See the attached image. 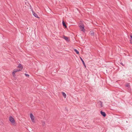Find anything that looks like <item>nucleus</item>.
<instances>
[{
  "label": "nucleus",
  "mask_w": 132,
  "mask_h": 132,
  "mask_svg": "<svg viewBox=\"0 0 132 132\" xmlns=\"http://www.w3.org/2000/svg\"><path fill=\"white\" fill-rule=\"evenodd\" d=\"M9 120L11 122L12 124L14 123L15 122V120L14 119L12 116L10 117Z\"/></svg>",
  "instance_id": "obj_1"
},
{
  "label": "nucleus",
  "mask_w": 132,
  "mask_h": 132,
  "mask_svg": "<svg viewBox=\"0 0 132 132\" xmlns=\"http://www.w3.org/2000/svg\"><path fill=\"white\" fill-rule=\"evenodd\" d=\"M80 29H81V31L84 32L85 31V29H84V26L83 24L80 25L79 26Z\"/></svg>",
  "instance_id": "obj_2"
},
{
  "label": "nucleus",
  "mask_w": 132,
  "mask_h": 132,
  "mask_svg": "<svg viewBox=\"0 0 132 132\" xmlns=\"http://www.w3.org/2000/svg\"><path fill=\"white\" fill-rule=\"evenodd\" d=\"M30 117L31 119V120L33 122H35L34 120V117L32 113L30 114Z\"/></svg>",
  "instance_id": "obj_3"
},
{
  "label": "nucleus",
  "mask_w": 132,
  "mask_h": 132,
  "mask_svg": "<svg viewBox=\"0 0 132 132\" xmlns=\"http://www.w3.org/2000/svg\"><path fill=\"white\" fill-rule=\"evenodd\" d=\"M97 103L98 104H100V105L101 107H103V105L102 104L103 102L100 100H97Z\"/></svg>",
  "instance_id": "obj_4"
},
{
  "label": "nucleus",
  "mask_w": 132,
  "mask_h": 132,
  "mask_svg": "<svg viewBox=\"0 0 132 132\" xmlns=\"http://www.w3.org/2000/svg\"><path fill=\"white\" fill-rule=\"evenodd\" d=\"M100 113L103 117H105L106 116V114L104 112H103L102 110L100 111Z\"/></svg>",
  "instance_id": "obj_5"
},
{
  "label": "nucleus",
  "mask_w": 132,
  "mask_h": 132,
  "mask_svg": "<svg viewBox=\"0 0 132 132\" xmlns=\"http://www.w3.org/2000/svg\"><path fill=\"white\" fill-rule=\"evenodd\" d=\"M32 12L33 15L36 17L39 18V17H38L37 14L33 10H32Z\"/></svg>",
  "instance_id": "obj_6"
},
{
  "label": "nucleus",
  "mask_w": 132,
  "mask_h": 132,
  "mask_svg": "<svg viewBox=\"0 0 132 132\" xmlns=\"http://www.w3.org/2000/svg\"><path fill=\"white\" fill-rule=\"evenodd\" d=\"M18 67L20 68V69H18L19 70H20V71H21L23 68V66L21 64H20Z\"/></svg>",
  "instance_id": "obj_7"
},
{
  "label": "nucleus",
  "mask_w": 132,
  "mask_h": 132,
  "mask_svg": "<svg viewBox=\"0 0 132 132\" xmlns=\"http://www.w3.org/2000/svg\"><path fill=\"white\" fill-rule=\"evenodd\" d=\"M62 23L63 26L65 28H67V26L65 24V22L63 20L62 22Z\"/></svg>",
  "instance_id": "obj_8"
},
{
  "label": "nucleus",
  "mask_w": 132,
  "mask_h": 132,
  "mask_svg": "<svg viewBox=\"0 0 132 132\" xmlns=\"http://www.w3.org/2000/svg\"><path fill=\"white\" fill-rule=\"evenodd\" d=\"M20 71V70H19L17 69H15L14 70L13 72V73H15L16 72Z\"/></svg>",
  "instance_id": "obj_9"
},
{
  "label": "nucleus",
  "mask_w": 132,
  "mask_h": 132,
  "mask_svg": "<svg viewBox=\"0 0 132 132\" xmlns=\"http://www.w3.org/2000/svg\"><path fill=\"white\" fill-rule=\"evenodd\" d=\"M80 59L81 61L82 62V63L83 64L84 66L85 67V68H86V65L85 64V62L84 61V60H83L82 59L81 57H80Z\"/></svg>",
  "instance_id": "obj_10"
},
{
  "label": "nucleus",
  "mask_w": 132,
  "mask_h": 132,
  "mask_svg": "<svg viewBox=\"0 0 132 132\" xmlns=\"http://www.w3.org/2000/svg\"><path fill=\"white\" fill-rule=\"evenodd\" d=\"M125 86L129 88L130 87V84L129 83H126Z\"/></svg>",
  "instance_id": "obj_11"
},
{
  "label": "nucleus",
  "mask_w": 132,
  "mask_h": 132,
  "mask_svg": "<svg viewBox=\"0 0 132 132\" xmlns=\"http://www.w3.org/2000/svg\"><path fill=\"white\" fill-rule=\"evenodd\" d=\"M63 39L65 40L66 41H69L68 38V37L65 36H63Z\"/></svg>",
  "instance_id": "obj_12"
},
{
  "label": "nucleus",
  "mask_w": 132,
  "mask_h": 132,
  "mask_svg": "<svg viewBox=\"0 0 132 132\" xmlns=\"http://www.w3.org/2000/svg\"><path fill=\"white\" fill-rule=\"evenodd\" d=\"M89 34L92 36H93L94 35V32L93 31L91 30L90 31Z\"/></svg>",
  "instance_id": "obj_13"
},
{
  "label": "nucleus",
  "mask_w": 132,
  "mask_h": 132,
  "mask_svg": "<svg viewBox=\"0 0 132 132\" xmlns=\"http://www.w3.org/2000/svg\"><path fill=\"white\" fill-rule=\"evenodd\" d=\"M62 94L64 98H66V95L65 93L63 92H62Z\"/></svg>",
  "instance_id": "obj_14"
},
{
  "label": "nucleus",
  "mask_w": 132,
  "mask_h": 132,
  "mask_svg": "<svg viewBox=\"0 0 132 132\" xmlns=\"http://www.w3.org/2000/svg\"><path fill=\"white\" fill-rule=\"evenodd\" d=\"M74 51L77 54H79V52L77 49H74Z\"/></svg>",
  "instance_id": "obj_15"
},
{
  "label": "nucleus",
  "mask_w": 132,
  "mask_h": 132,
  "mask_svg": "<svg viewBox=\"0 0 132 132\" xmlns=\"http://www.w3.org/2000/svg\"><path fill=\"white\" fill-rule=\"evenodd\" d=\"M130 37L131 39L130 40V43L132 44V34H131L130 35Z\"/></svg>",
  "instance_id": "obj_16"
},
{
  "label": "nucleus",
  "mask_w": 132,
  "mask_h": 132,
  "mask_svg": "<svg viewBox=\"0 0 132 132\" xmlns=\"http://www.w3.org/2000/svg\"><path fill=\"white\" fill-rule=\"evenodd\" d=\"M42 123L43 125V126H44L45 125V122L44 121H42Z\"/></svg>",
  "instance_id": "obj_17"
},
{
  "label": "nucleus",
  "mask_w": 132,
  "mask_h": 132,
  "mask_svg": "<svg viewBox=\"0 0 132 132\" xmlns=\"http://www.w3.org/2000/svg\"><path fill=\"white\" fill-rule=\"evenodd\" d=\"M12 75L14 77H15L16 75H15V73H13V72L12 73Z\"/></svg>",
  "instance_id": "obj_18"
},
{
  "label": "nucleus",
  "mask_w": 132,
  "mask_h": 132,
  "mask_svg": "<svg viewBox=\"0 0 132 132\" xmlns=\"http://www.w3.org/2000/svg\"><path fill=\"white\" fill-rule=\"evenodd\" d=\"M25 75L26 77H29V75L25 73L24 74Z\"/></svg>",
  "instance_id": "obj_19"
},
{
  "label": "nucleus",
  "mask_w": 132,
  "mask_h": 132,
  "mask_svg": "<svg viewBox=\"0 0 132 132\" xmlns=\"http://www.w3.org/2000/svg\"><path fill=\"white\" fill-rule=\"evenodd\" d=\"M120 64L121 65H122L124 66V65L123 64V63H120Z\"/></svg>",
  "instance_id": "obj_20"
}]
</instances>
